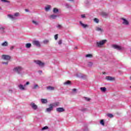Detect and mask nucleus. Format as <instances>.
I'll list each match as a JSON object with an SVG mask.
<instances>
[{"instance_id": "obj_1", "label": "nucleus", "mask_w": 131, "mask_h": 131, "mask_svg": "<svg viewBox=\"0 0 131 131\" xmlns=\"http://www.w3.org/2000/svg\"><path fill=\"white\" fill-rule=\"evenodd\" d=\"M22 70H23V67L21 66L15 67L13 69V71L16 72L17 74H21V71H22Z\"/></svg>"}, {"instance_id": "obj_2", "label": "nucleus", "mask_w": 131, "mask_h": 131, "mask_svg": "<svg viewBox=\"0 0 131 131\" xmlns=\"http://www.w3.org/2000/svg\"><path fill=\"white\" fill-rule=\"evenodd\" d=\"M8 17L11 19V20H16V17H20V13L19 12H16L14 14V15L8 14Z\"/></svg>"}, {"instance_id": "obj_3", "label": "nucleus", "mask_w": 131, "mask_h": 131, "mask_svg": "<svg viewBox=\"0 0 131 131\" xmlns=\"http://www.w3.org/2000/svg\"><path fill=\"white\" fill-rule=\"evenodd\" d=\"M112 48H113V49H115V50H118V51H122L124 50V48L115 44L112 45Z\"/></svg>"}, {"instance_id": "obj_4", "label": "nucleus", "mask_w": 131, "mask_h": 131, "mask_svg": "<svg viewBox=\"0 0 131 131\" xmlns=\"http://www.w3.org/2000/svg\"><path fill=\"white\" fill-rule=\"evenodd\" d=\"M106 41H107V40H102L101 41H97L96 42V45L98 48H101L102 46H103V45H105L106 43Z\"/></svg>"}, {"instance_id": "obj_5", "label": "nucleus", "mask_w": 131, "mask_h": 131, "mask_svg": "<svg viewBox=\"0 0 131 131\" xmlns=\"http://www.w3.org/2000/svg\"><path fill=\"white\" fill-rule=\"evenodd\" d=\"M121 20L122 21V24H123V25H125V26H129V21L126 18H124V17L121 18Z\"/></svg>"}, {"instance_id": "obj_6", "label": "nucleus", "mask_w": 131, "mask_h": 131, "mask_svg": "<svg viewBox=\"0 0 131 131\" xmlns=\"http://www.w3.org/2000/svg\"><path fill=\"white\" fill-rule=\"evenodd\" d=\"M34 63H35V64H36L37 65H38V66H39L40 67H44L45 63V62H42L40 60H36L34 61Z\"/></svg>"}, {"instance_id": "obj_7", "label": "nucleus", "mask_w": 131, "mask_h": 131, "mask_svg": "<svg viewBox=\"0 0 131 131\" xmlns=\"http://www.w3.org/2000/svg\"><path fill=\"white\" fill-rule=\"evenodd\" d=\"M3 60L5 61H10L11 60V56L9 55H3L2 56Z\"/></svg>"}, {"instance_id": "obj_8", "label": "nucleus", "mask_w": 131, "mask_h": 131, "mask_svg": "<svg viewBox=\"0 0 131 131\" xmlns=\"http://www.w3.org/2000/svg\"><path fill=\"white\" fill-rule=\"evenodd\" d=\"M30 105L31 106V108L33 109V110H37L38 108V106H37V105L35 104V103L33 102H31L30 104Z\"/></svg>"}, {"instance_id": "obj_9", "label": "nucleus", "mask_w": 131, "mask_h": 131, "mask_svg": "<svg viewBox=\"0 0 131 131\" xmlns=\"http://www.w3.org/2000/svg\"><path fill=\"white\" fill-rule=\"evenodd\" d=\"M105 79H106V80H108L109 81H115V77L108 76L105 77Z\"/></svg>"}, {"instance_id": "obj_10", "label": "nucleus", "mask_w": 131, "mask_h": 131, "mask_svg": "<svg viewBox=\"0 0 131 131\" xmlns=\"http://www.w3.org/2000/svg\"><path fill=\"white\" fill-rule=\"evenodd\" d=\"M32 44L36 47H40V42L38 40H34L32 41Z\"/></svg>"}, {"instance_id": "obj_11", "label": "nucleus", "mask_w": 131, "mask_h": 131, "mask_svg": "<svg viewBox=\"0 0 131 131\" xmlns=\"http://www.w3.org/2000/svg\"><path fill=\"white\" fill-rule=\"evenodd\" d=\"M18 86L21 91H25L26 90V85H23L22 84H19L18 85Z\"/></svg>"}, {"instance_id": "obj_12", "label": "nucleus", "mask_w": 131, "mask_h": 131, "mask_svg": "<svg viewBox=\"0 0 131 131\" xmlns=\"http://www.w3.org/2000/svg\"><path fill=\"white\" fill-rule=\"evenodd\" d=\"M95 30L96 31H99L101 33H103L104 32V29H102V28L99 27H95Z\"/></svg>"}, {"instance_id": "obj_13", "label": "nucleus", "mask_w": 131, "mask_h": 131, "mask_svg": "<svg viewBox=\"0 0 131 131\" xmlns=\"http://www.w3.org/2000/svg\"><path fill=\"white\" fill-rule=\"evenodd\" d=\"M54 107L51 105V104L49 105V107L46 109V112H51L53 111Z\"/></svg>"}, {"instance_id": "obj_14", "label": "nucleus", "mask_w": 131, "mask_h": 131, "mask_svg": "<svg viewBox=\"0 0 131 131\" xmlns=\"http://www.w3.org/2000/svg\"><path fill=\"white\" fill-rule=\"evenodd\" d=\"M57 112L61 113V112H64L65 111V110L63 107H58L56 108Z\"/></svg>"}, {"instance_id": "obj_15", "label": "nucleus", "mask_w": 131, "mask_h": 131, "mask_svg": "<svg viewBox=\"0 0 131 131\" xmlns=\"http://www.w3.org/2000/svg\"><path fill=\"white\" fill-rule=\"evenodd\" d=\"M58 17V15L56 14H52L49 16L50 19H57V17Z\"/></svg>"}, {"instance_id": "obj_16", "label": "nucleus", "mask_w": 131, "mask_h": 131, "mask_svg": "<svg viewBox=\"0 0 131 131\" xmlns=\"http://www.w3.org/2000/svg\"><path fill=\"white\" fill-rule=\"evenodd\" d=\"M79 23L80 24V25L83 28H86V27H89V25H85L83 23H82V21H80Z\"/></svg>"}, {"instance_id": "obj_17", "label": "nucleus", "mask_w": 131, "mask_h": 131, "mask_svg": "<svg viewBox=\"0 0 131 131\" xmlns=\"http://www.w3.org/2000/svg\"><path fill=\"white\" fill-rule=\"evenodd\" d=\"M48 91H54L55 90V87L52 86H48L46 88Z\"/></svg>"}, {"instance_id": "obj_18", "label": "nucleus", "mask_w": 131, "mask_h": 131, "mask_svg": "<svg viewBox=\"0 0 131 131\" xmlns=\"http://www.w3.org/2000/svg\"><path fill=\"white\" fill-rule=\"evenodd\" d=\"M52 8V6H51V5H47L46 7H45V11L46 12H49V11L50 10H51V8Z\"/></svg>"}, {"instance_id": "obj_19", "label": "nucleus", "mask_w": 131, "mask_h": 131, "mask_svg": "<svg viewBox=\"0 0 131 131\" xmlns=\"http://www.w3.org/2000/svg\"><path fill=\"white\" fill-rule=\"evenodd\" d=\"M65 7L67 8V9H71V8H72V6L69 3H66Z\"/></svg>"}, {"instance_id": "obj_20", "label": "nucleus", "mask_w": 131, "mask_h": 131, "mask_svg": "<svg viewBox=\"0 0 131 131\" xmlns=\"http://www.w3.org/2000/svg\"><path fill=\"white\" fill-rule=\"evenodd\" d=\"M64 85H71V81L68 80L63 83Z\"/></svg>"}, {"instance_id": "obj_21", "label": "nucleus", "mask_w": 131, "mask_h": 131, "mask_svg": "<svg viewBox=\"0 0 131 131\" xmlns=\"http://www.w3.org/2000/svg\"><path fill=\"white\" fill-rule=\"evenodd\" d=\"M50 104H51L52 107L54 108V107H57V106H59V102H55V103Z\"/></svg>"}, {"instance_id": "obj_22", "label": "nucleus", "mask_w": 131, "mask_h": 131, "mask_svg": "<svg viewBox=\"0 0 131 131\" xmlns=\"http://www.w3.org/2000/svg\"><path fill=\"white\" fill-rule=\"evenodd\" d=\"M53 12L54 14H57V13H59V9H58L57 8H53Z\"/></svg>"}, {"instance_id": "obj_23", "label": "nucleus", "mask_w": 131, "mask_h": 131, "mask_svg": "<svg viewBox=\"0 0 131 131\" xmlns=\"http://www.w3.org/2000/svg\"><path fill=\"white\" fill-rule=\"evenodd\" d=\"M40 101L42 104H47L48 103V100L46 99H41Z\"/></svg>"}, {"instance_id": "obj_24", "label": "nucleus", "mask_w": 131, "mask_h": 131, "mask_svg": "<svg viewBox=\"0 0 131 131\" xmlns=\"http://www.w3.org/2000/svg\"><path fill=\"white\" fill-rule=\"evenodd\" d=\"M101 15L102 16H103V17H107L109 15V14H108V13L107 12H101Z\"/></svg>"}, {"instance_id": "obj_25", "label": "nucleus", "mask_w": 131, "mask_h": 131, "mask_svg": "<svg viewBox=\"0 0 131 131\" xmlns=\"http://www.w3.org/2000/svg\"><path fill=\"white\" fill-rule=\"evenodd\" d=\"M5 29H6V27L0 26V30L3 33H5Z\"/></svg>"}, {"instance_id": "obj_26", "label": "nucleus", "mask_w": 131, "mask_h": 131, "mask_svg": "<svg viewBox=\"0 0 131 131\" xmlns=\"http://www.w3.org/2000/svg\"><path fill=\"white\" fill-rule=\"evenodd\" d=\"M1 46L2 47H8V42L5 41L4 42H3L1 44Z\"/></svg>"}, {"instance_id": "obj_27", "label": "nucleus", "mask_w": 131, "mask_h": 131, "mask_svg": "<svg viewBox=\"0 0 131 131\" xmlns=\"http://www.w3.org/2000/svg\"><path fill=\"white\" fill-rule=\"evenodd\" d=\"M26 48H27V49H30V48H31V43H26Z\"/></svg>"}, {"instance_id": "obj_28", "label": "nucleus", "mask_w": 131, "mask_h": 131, "mask_svg": "<svg viewBox=\"0 0 131 131\" xmlns=\"http://www.w3.org/2000/svg\"><path fill=\"white\" fill-rule=\"evenodd\" d=\"M49 42H50V40L48 39H46L43 41V43H44V45H48Z\"/></svg>"}, {"instance_id": "obj_29", "label": "nucleus", "mask_w": 131, "mask_h": 131, "mask_svg": "<svg viewBox=\"0 0 131 131\" xmlns=\"http://www.w3.org/2000/svg\"><path fill=\"white\" fill-rule=\"evenodd\" d=\"M100 90H101V91L103 92V93H105V92H106V88H105V87L100 88Z\"/></svg>"}, {"instance_id": "obj_30", "label": "nucleus", "mask_w": 131, "mask_h": 131, "mask_svg": "<svg viewBox=\"0 0 131 131\" xmlns=\"http://www.w3.org/2000/svg\"><path fill=\"white\" fill-rule=\"evenodd\" d=\"M32 22L33 24H34V25L37 26V25H38V24H39V23H38V21H35V20H33L32 21Z\"/></svg>"}, {"instance_id": "obj_31", "label": "nucleus", "mask_w": 131, "mask_h": 131, "mask_svg": "<svg viewBox=\"0 0 131 131\" xmlns=\"http://www.w3.org/2000/svg\"><path fill=\"white\" fill-rule=\"evenodd\" d=\"M38 88V85L37 84H36L34 85V86L32 87L33 90H36Z\"/></svg>"}, {"instance_id": "obj_32", "label": "nucleus", "mask_w": 131, "mask_h": 131, "mask_svg": "<svg viewBox=\"0 0 131 131\" xmlns=\"http://www.w3.org/2000/svg\"><path fill=\"white\" fill-rule=\"evenodd\" d=\"M86 58H93V55L92 54H87L85 55Z\"/></svg>"}, {"instance_id": "obj_33", "label": "nucleus", "mask_w": 131, "mask_h": 131, "mask_svg": "<svg viewBox=\"0 0 131 131\" xmlns=\"http://www.w3.org/2000/svg\"><path fill=\"white\" fill-rule=\"evenodd\" d=\"M93 63L92 62H89L88 63V66H89V67H92V66H93Z\"/></svg>"}, {"instance_id": "obj_34", "label": "nucleus", "mask_w": 131, "mask_h": 131, "mask_svg": "<svg viewBox=\"0 0 131 131\" xmlns=\"http://www.w3.org/2000/svg\"><path fill=\"white\" fill-rule=\"evenodd\" d=\"M84 99L85 101H87V102H90L91 101V98L88 97H84Z\"/></svg>"}, {"instance_id": "obj_35", "label": "nucleus", "mask_w": 131, "mask_h": 131, "mask_svg": "<svg viewBox=\"0 0 131 131\" xmlns=\"http://www.w3.org/2000/svg\"><path fill=\"white\" fill-rule=\"evenodd\" d=\"M49 127L48 126H46L42 128L41 130H46V129H48Z\"/></svg>"}, {"instance_id": "obj_36", "label": "nucleus", "mask_w": 131, "mask_h": 131, "mask_svg": "<svg viewBox=\"0 0 131 131\" xmlns=\"http://www.w3.org/2000/svg\"><path fill=\"white\" fill-rule=\"evenodd\" d=\"M107 116H108V117H110V118H113V115H112V114H107Z\"/></svg>"}, {"instance_id": "obj_37", "label": "nucleus", "mask_w": 131, "mask_h": 131, "mask_svg": "<svg viewBox=\"0 0 131 131\" xmlns=\"http://www.w3.org/2000/svg\"><path fill=\"white\" fill-rule=\"evenodd\" d=\"M2 63L5 65H8V64H9V61H3L2 62Z\"/></svg>"}, {"instance_id": "obj_38", "label": "nucleus", "mask_w": 131, "mask_h": 131, "mask_svg": "<svg viewBox=\"0 0 131 131\" xmlns=\"http://www.w3.org/2000/svg\"><path fill=\"white\" fill-rule=\"evenodd\" d=\"M100 124H101L103 126L105 125V123L104 122V120H101Z\"/></svg>"}, {"instance_id": "obj_39", "label": "nucleus", "mask_w": 131, "mask_h": 131, "mask_svg": "<svg viewBox=\"0 0 131 131\" xmlns=\"http://www.w3.org/2000/svg\"><path fill=\"white\" fill-rule=\"evenodd\" d=\"M94 22H95L96 23H99V19L97 18H95L94 19Z\"/></svg>"}, {"instance_id": "obj_40", "label": "nucleus", "mask_w": 131, "mask_h": 131, "mask_svg": "<svg viewBox=\"0 0 131 131\" xmlns=\"http://www.w3.org/2000/svg\"><path fill=\"white\" fill-rule=\"evenodd\" d=\"M80 111H82V112H85V111H88L87 108H82L80 110Z\"/></svg>"}, {"instance_id": "obj_41", "label": "nucleus", "mask_w": 131, "mask_h": 131, "mask_svg": "<svg viewBox=\"0 0 131 131\" xmlns=\"http://www.w3.org/2000/svg\"><path fill=\"white\" fill-rule=\"evenodd\" d=\"M54 38H55V40H57V39H58V34L55 35Z\"/></svg>"}, {"instance_id": "obj_42", "label": "nucleus", "mask_w": 131, "mask_h": 131, "mask_svg": "<svg viewBox=\"0 0 131 131\" xmlns=\"http://www.w3.org/2000/svg\"><path fill=\"white\" fill-rule=\"evenodd\" d=\"M62 39H60L59 41H58V45H62Z\"/></svg>"}, {"instance_id": "obj_43", "label": "nucleus", "mask_w": 131, "mask_h": 131, "mask_svg": "<svg viewBox=\"0 0 131 131\" xmlns=\"http://www.w3.org/2000/svg\"><path fill=\"white\" fill-rule=\"evenodd\" d=\"M57 28H59V29H61V28H62V26L61 25H58Z\"/></svg>"}, {"instance_id": "obj_44", "label": "nucleus", "mask_w": 131, "mask_h": 131, "mask_svg": "<svg viewBox=\"0 0 131 131\" xmlns=\"http://www.w3.org/2000/svg\"><path fill=\"white\" fill-rule=\"evenodd\" d=\"M2 2H4V3H10V1H8L7 0H2Z\"/></svg>"}, {"instance_id": "obj_45", "label": "nucleus", "mask_w": 131, "mask_h": 131, "mask_svg": "<svg viewBox=\"0 0 131 131\" xmlns=\"http://www.w3.org/2000/svg\"><path fill=\"white\" fill-rule=\"evenodd\" d=\"M14 48H15V46H11L10 47V49L11 51H13V50H14Z\"/></svg>"}, {"instance_id": "obj_46", "label": "nucleus", "mask_w": 131, "mask_h": 131, "mask_svg": "<svg viewBox=\"0 0 131 131\" xmlns=\"http://www.w3.org/2000/svg\"><path fill=\"white\" fill-rule=\"evenodd\" d=\"M29 84H30V82H27L26 83V84H25V85H26H26H29Z\"/></svg>"}, {"instance_id": "obj_47", "label": "nucleus", "mask_w": 131, "mask_h": 131, "mask_svg": "<svg viewBox=\"0 0 131 131\" xmlns=\"http://www.w3.org/2000/svg\"><path fill=\"white\" fill-rule=\"evenodd\" d=\"M81 18H85V15L84 14H82L81 15Z\"/></svg>"}, {"instance_id": "obj_48", "label": "nucleus", "mask_w": 131, "mask_h": 131, "mask_svg": "<svg viewBox=\"0 0 131 131\" xmlns=\"http://www.w3.org/2000/svg\"><path fill=\"white\" fill-rule=\"evenodd\" d=\"M38 72L39 74H41V73H42V71L40 70V71H38Z\"/></svg>"}, {"instance_id": "obj_49", "label": "nucleus", "mask_w": 131, "mask_h": 131, "mask_svg": "<svg viewBox=\"0 0 131 131\" xmlns=\"http://www.w3.org/2000/svg\"><path fill=\"white\" fill-rule=\"evenodd\" d=\"M8 92H9V93H13V90H12L10 89V90H9Z\"/></svg>"}, {"instance_id": "obj_50", "label": "nucleus", "mask_w": 131, "mask_h": 131, "mask_svg": "<svg viewBox=\"0 0 131 131\" xmlns=\"http://www.w3.org/2000/svg\"><path fill=\"white\" fill-rule=\"evenodd\" d=\"M73 92H76V91H77V90L76 89H73L72 90Z\"/></svg>"}, {"instance_id": "obj_51", "label": "nucleus", "mask_w": 131, "mask_h": 131, "mask_svg": "<svg viewBox=\"0 0 131 131\" xmlns=\"http://www.w3.org/2000/svg\"><path fill=\"white\" fill-rule=\"evenodd\" d=\"M26 12H28V10L26 9Z\"/></svg>"}, {"instance_id": "obj_52", "label": "nucleus", "mask_w": 131, "mask_h": 131, "mask_svg": "<svg viewBox=\"0 0 131 131\" xmlns=\"http://www.w3.org/2000/svg\"><path fill=\"white\" fill-rule=\"evenodd\" d=\"M130 79L131 80V76L130 77Z\"/></svg>"}, {"instance_id": "obj_53", "label": "nucleus", "mask_w": 131, "mask_h": 131, "mask_svg": "<svg viewBox=\"0 0 131 131\" xmlns=\"http://www.w3.org/2000/svg\"><path fill=\"white\" fill-rule=\"evenodd\" d=\"M130 89H131V86H130Z\"/></svg>"}, {"instance_id": "obj_54", "label": "nucleus", "mask_w": 131, "mask_h": 131, "mask_svg": "<svg viewBox=\"0 0 131 131\" xmlns=\"http://www.w3.org/2000/svg\"><path fill=\"white\" fill-rule=\"evenodd\" d=\"M130 1H131V0H130Z\"/></svg>"}]
</instances>
